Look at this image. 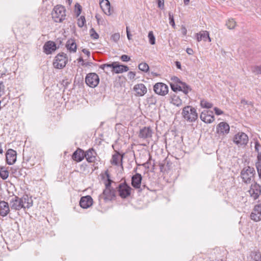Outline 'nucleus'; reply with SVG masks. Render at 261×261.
I'll return each instance as SVG.
<instances>
[{"label": "nucleus", "instance_id": "obj_25", "mask_svg": "<svg viewBox=\"0 0 261 261\" xmlns=\"http://www.w3.org/2000/svg\"><path fill=\"white\" fill-rule=\"evenodd\" d=\"M95 152L93 149H90L85 153L84 158L89 163H93L96 160Z\"/></svg>", "mask_w": 261, "mask_h": 261}, {"label": "nucleus", "instance_id": "obj_39", "mask_svg": "<svg viewBox=\"0 0 261 261\" xmlns=\"http://www.w3.org/2000/svg\"><path fill=\"white\" fill-rule=\"evenodd\" d=\"M75 13H76V16L78 17L81 13L82 7L81 6V5L79 4L76 3L75 5Z\"/></svg>", "mask_w": 261, "mask_h": 261}, {"label": "nucleus", "instance_id": "obj_20", "mask_svg": "<svg viewBox=\"0 0 261 261\" xmlns=\"http://www.w3.org/2000/svg\"><path fill=\"white\" fill-rule=\"evenodd\" d=\"M100 6L103 12L107 15H110L112 14L110 3L108 0H100Z\"/></svg>", "mask_w": 261, "mask_h": 261}, {"label": "nucleus", "instance_id": "obj_27", "mask_svg": "<svg viewBox=\"0 0 261 261\" xmlns=\"http://www.w3.org/2000/svg\"><path fill=\"white\" fill-rule=\"evenodd\" d=\"M123 155H121L118 152H116L113 155L111 163L113 165H118L120 162L121 166H122Z\"/></svg>", "mask_w": 261, "mask_h": 261}, {"label": "nucleus", "instance_id": "obj_31", "mask_svg": "<svg viewBox=\"0 0 261 261\" xmlns=\"http://www.w3.org/2000/svg\"><path fill=\"white\" fill-rule=\"evenodd\" d=\"M236 25L237 22L232 18L228 19L226 22V25L230 30L234 29Z\"/></svg>", "mask_w": 261, "mask_h": 261}, {"label": "nucleus", "instance_id": "obj_53", "mask_svg": "<svg viewBox=\"0 0 261 261\" xmlns=\"http://www.w3.org/2000/svg\"><path fill=\"white\" fill-rule=\"evenodd\" d=\"M241 103L244 104V105H251V102H249L245 99H242L241 100Z\"/></svg>", "mask_w": 261, "mask_h": 261}, {"label": "nucleus", "instance_id": "obj_60", "mask_svg": "<svg viewBox=\"0 0 261 261\" xmlns=\"http://www.w3.org/2000/svg\"><path fill=\"white\" fill-rule=\"evenodd\" d=\"M127 31H129V28L128 27H126V33H127Z\"/></svg>", "mask_w": 261, "mask_h": 261}, {"label": "nucleus", "instance_id": "obj_28", "mask_svg": "<svg viewBox=\"0 0 261 261\" xmlns=\"http://www.w3.org/2000/svg\"><path fill=\"white\" fill-rule=\"evenodd\" d=\"M67 48L71 52L75 53L76 50V45L73 40H68L66 45Z\"/></svg>", "mask_w": 261, "mask_h": 261}, {"label": "nucleus", "instance_id": "obj_7", "mask_svg": "<svg viewBox=\"0 0 261 261\" xmlns=\"http://www.w3.org/2000/svg\"><path fill=\"white\" fill-rule=\"evenodd\" d=\"M67 62V58L66 55L64 53L58 54L54 61L53 65L55 68L57 69H62L64 68Z\"/></svg>", "mask_w": 261, "mask_h": 261}, {"label": "nucleus", "instance_id": "obj_13", "mask_svg": "<svg viewBox=\"0 0 261 261\" xmlns=\"http://www.w3.org/2000/svg\"><path fill=\"white\" fill-rule=\"evenodd\" d=\"M212 111L204 110L201 112L200 118L205 123H212L215 120V117Z\"/></svg>", "mask_w": 261, "mask_h": 261}, {"label": "nucleus", "instance_id": "obj_51", "mask_svg": "<svg viewBox=\"0 0 261 261\" xmlns=\"http://www.w3.org/2000/svg\"><path fill=\"white\" fill-rule=\"evenodd\" d=\"M186 52L188 54L191 55L193 54V50L190 48H187L186 49Z\"/></svg>", "mask_w": 261, "mask_h": 261}, {"label": "nucleus", "instance_id": "obj_4", "mask_svg": "<svg viewBox=\"0 0 261 261\" xmlns=\"http://www.w3.org/2000/svg\"><path fill=\"white\" fill-rule=\"evenodd\" d=\"M108 180L105 183L106 189L103 190L102 194L105 201L112 200L116 196V191L111 188V183L112 180L110 179L109 175L108 174Z\"/></svg>", "mask_w": 261, "mask_h": 261}, {"label": "nucleus", "instance_id": "obj_34", "mask_svg": "<svg viewBox=\"0 0 261 261\" xmlns=\"http://www.w3.org/2000/svg\"><path fill=\"white\" fill-rule=\"evenodd\" d=\"M139 69L144 72H147L149 70V66L146 63H141L138 66Z\"/></svg>", "mask_w": 261, "mask_h": 261}, {"label": "nucleus", "instance_id": "obj_24", "mask_svg": "<svg viewBox=\"0 0 261 261\" xmlns=\"http://www.w3.org/2000/svg\"><path fill=\"white\" fill-rule=\"evenodd\" d=\"M196 39L197 41L200 42L201 40L206 41L207 39L208 42L211 41V39L209 36V33L207 31H201L196 34Z\"/></svg>", "mask_w": 261, "mask_h": 261}, {"label": "nucleus", "instance_id": "obj_55", "mask_svg": "<svg viewBox=\"0 0 261 261\" xmlns=\"http://www.w3.org/2000/svg\"><path fill=\"white\" fill-rule=\"evenodd\" d=\"M126 35H127V37L128 39L131 40L132 39V38H131L132 35L130 34L129 31H127V33H126Z\"/></svg>", "mask_w": 261, "mask_h": 261}, {"label": "nucleus", "instance_id": "obj_47", "mask_svg": "<svg viewBox=\"0 0 261 261\" xmlns=\"http://www.w3.org/2000/svg\"><path fill=\"white\" fill-rule=\"evenodd\" d=\"M136 74L134 72L130 71L128 73V76L130 79H134L135 77Z\"/></svg>", "mask_w": 261, "mask_h": 261}, {"label": "nucleus", "instance_id": "obj_35", "mask_svg": "<svg viewBox=\"0 0 261 261\" xmlns=\"http://www.w3.org/2000/svg\"><path fill=\"white\" fill-rule=\"evenodd\" d=\"M251 71L255 74H261V65L260 66H253L251 68Z\"/></svg>", "mask_w": 261, "mask_h": 261}, {"label": "nucleus", "instance_id": "obj_54", "mask_svg": "<svg viewBox=\"0 0 261 261\" xmlns=\"http://www.w3.org/2000/svg\"><path fill=\"white\" fill-rule=\"evenodd\" d=\"M176 66L178 69H181V64L178 61H176L175 62Z\"/></svg>", "mask_w": 261, "mask_h": 261}, {"label": "nucleus", "instance_id": "obj_46", "mask_svg": "<svg viewBox=\"0 0 261 261\" xmlns=\"http://www.w3.org/2000/svg\"><path fill=\"white\" fill-rule=\"evenodd\" d=\"M214 111H215V114L217 115H220L223 114V112L217 107H215L214 108Z\"/></svg>", "mask_w": 261, "mask_h": 261}, {"label": "nucleus", "instance_id": "obj_42", "mask_svg": "<svg viewBox=\"0 0 261 261\" xmlns=\"http://www.w3.org/2000/svg\"><path fill=\"white\" fill-rule=\"evenodd\" d=\"M111 39L115 42H117L120 39V34L119 33H115L111 36Z\"/></svg>", "mask_w": 261, "mask_h": 261}, {"label": "nucleus", "instance_id": "obj_9", "mask_svg": "<svg viewBox=\"0 0 261 261\" xmlns=\"http://www.w3.org/2000/svg\"><path fill=\"white\" fill-rule=\"evenodd\" d=\"M233 142L238 146H245L248 142V137L245 133L239 132L234 136Z\"/></svg>", "mask_w": 261, "mask_h": 261}, {"label": "nucleus", "instance_id": "obj_36", "mask_svg": "<svg viewBox=\"0 0 261 261\" xmlns=\"http://www.w3.org/2000/svg\"><path fill=\"white\" fill-rule=\"evenodd\" d=\"M148 37L149 39V43L151 45L154 44L155 43V39L152 31H150L149 32Z\"/></svg>", "mask_w": 261, "mask_h": 261}, {"label": "nucleus", "instance_id": "obj_6", "mask_svg": "<svg viewBox=\"0 0 261 261\" xmlns=\"http://www.w3.org/2000/svg\"><path fill=\"white\" fill-rule=\"evenodd\" d=\"M255 171L253 168L248 166L244 168L241 171V175L245 183H250L253 179Z\"/></svg>", "mask_w": 261, "mask_h": 261}, {"label": "nucleus", "instance_id": "obj_16", "mask_svg": "<svg viewBox=\"0 0 261 261\" xmlns=\"http://www.w3.org/2000/svg\"><path fill=\"white\" fill-rule=\"evenodd\" d=\"M6 161L8 164H13L16 161V152L12 149H9L6 154Z\"/></svg>", "mask_w": 261, "mask_h": 261}, {"label": "nucleus", "instance_id": "obj_29", "mask_svg": "<svg viewBox=\"0 0 261 261\" xmlns=\"http://www.w3.org/2000/svg\"><path fill=\"white\" fill-rule=\"evenodd\" d=\"M171 103L175 106L179 107L182 105V100L180 99L178 96L173 95L171 96Z\"/></svg>", "mask_w": 261, "mask_h": 261}, {"label": "nucleus", "instance_id": "obj_15", "mask_svg": "<svg viewBox=\"0 0 261 261\" xmlns=\"http://www.w3.org/2000/svg\"><path fill=\"white\" fill-rule=\"evenodd\" d=\"M250 218L255 222L261 220V203L254 206L253 210L250 215Z\"/></svg>", "mask_w": 261, "mask_h": 261}, {"label": "nucleus", "instance_id": "obj_8", "mask_svg": "<svg viewBox=\"0 0 261 261\" xmlns=\"http://www.w3.org/2000/svg\"><path fill=\"white\" fill-rule=\"evenodd\" d=\"M85 82L90 87L95 88L99 82V76L95 73H89L85 78Z\"/></svg>", "mask_w": 261, "mask_h": 261}, {"label": "nucleus", "instance_id": "obj_48", "mask_svg": "<svg viewBox=\"0 0 261 261\" xmlns=\"http://www.w3.org/2000/svg\"><path fill=\"white\" fill-rule=\"evenodd\" d=\"M181 33L184 35H186L187 34V29L185 27V26L184 25H182L181 26Z\"/></svg>", "mask_w": 261, "mask_h": 261}, {"label": "nucleus", "instance_id": "obj_22", "mask_svg": "<svg viewBox=\"0 0 261 261\" xmlns=\"http://www.w3.org/2000/svg\"><path fill=\"white\" fill-rule=\"evenodd\" d=\"M56 43L51 41H47L43 46L44 51L46 54H50L56 49Z\"/></svg>", "mask_w": 261, "mask_h": 261}, {"label": "nucleus", "instance_id": "obj_2", "mask_svg": "<svg viewBox=\"0 0 261 261\" xmlns=\"http://www.w3.org/2000/svg\"><path fill=\"white\" fill-rule=\"evenodd\" d=\"M52 18L56 22H61L66 18V9L61 5L55 6L51 12Z\"/></svg>", "mask_w": 261, "mask_h": 261}, {"label": "nucleus", "instance_id": "obj_38", "mask_svg": "<svg viewBox=\"0 0 261 261\" xmlns=\"http://www.w3.org/2000/svg\"><path fill=\"white\" fill-rule=\"evenodd\" d=\"M89 33L92 38L94 39H97L99 38V35L95 32L93 28L90 30Z\"/></svg>", "mask_w": 261, "mask_h": 261}, {"label": "nucleus", "instance_id": "obj_52", "mask_svg": "<svg viewBox=\"0 0 261 261\" xmlns=\"http://www.w3.org/2000/svg\"><path fill=\"white\" fill-rule=\"evenodd\" d=\"M82 51L86 54L88 57H89L90 55V52L88 49H83L82 50Z\"/></svg>", "mask_w": 261, "mask_h": 261}, {"label": "nucleus", "instance_id": "obj_56", "mask_svg": "<svg viewBox=\"0 0 261 261\" xmlns=\"http://www.w3.org/2000/svg\"><path fill=\"white\" fill-rule=\"evenodd\" d=\"M190 0H184V3L185 5H188L189 4Z\"/></svg>", "mask_w": 261, "mask_h": 261}, {"label": "nucleus", "instance_id": "obj_21", "mask_svg": "<svg viewBox=\"0 0 261 261\" xmlns=\"http://www.w3.org/2000/svg\"><path fill=\"white\" fill-rule=\"evenodd\" d=\"M142 179L141 175L139 173H136L132 177V185L136 189L141 188V184Z\"/></svg>", "mask_w": 261, "mask_h": 261}, {"label": "nucleus", "instance_id": "obj_45", "mask_svg": "<svg viewBox=\"0 0 261 261\" xmlns=\"http://www.w3.org/2000/svg\"><path fill=\"white\" fill-rule=\"evenodd\" d=\"M121 59L122 61L127 62L130 60V58L126 55H123L121 57Z\"/></svg>", "mask_w": 261, "mask_h": 261}, {"label": "nucleus", "instance_id": "obj_40", "mask_svg": "<svg viewBox=\"0 0 261 261\" xmlns=\"http://www.w3.org/2000/svg\"><path fill=\"white\" fill-rule=\"evenodd\" d=\"M169 19L170 24L171 25L173 28H174L175 22L174 20L173 15L171 14V12L169 13Z\"/></svg>", "mask_w": 261, "mask_h": 261}, {"label": "nucleus", "instance_id": "obj_59", "mask_svg": "<svg viewBox=\"0 0 261 261\" xmlns=\"http://www.w3.org/2000/svg\"><path fill=\"white\" fill-rule=\"evenodd\" d=\"M256 261H261V256L259 257V258L258 259H256Z\"/></svg>", "mask_w": 261, "mask_h": 261}, {"label": "nucleus", "instance_id": "obj_10", "mask_svg": "<svg viewBox=\"0 0 261 261\" xmlns=\"http://www.w3.org/2000/svg\"><path fill=\"white\" fill-rule=\"evenodd\" d=\"M117 189L122 198H125L130 195L132 188L125 182L120 184Z\"/></svg>", "mask_w": 261, "mask_h": 261}, {"label": "nucleus", "instance_id": "obj_5", "mask_svg": "<svg viewBox=\"0 0 261 261\" xmlns=\"http://www.w3.org/2000/svg\"><path fill=\"white\" fill-rule=\"evenodd\" d=\"M105 67H110L112 68V71L116 73H120L123 72L127 71L129 70L128 66L123 65H120L118 62H115L111 64H104L100 66L99 68L104 69Z\"/></svg>", "mask_w": 261, "mask_h": 261}, {"label": "nucleus", "instance_id": "obj_57", "mask_svg": "<svg viewBox=\"0 0 261 261\" xmlns=\"http://www.w3.org/2000/svg\"><path fill=\"white\" fill-rule=\"evenodd\" d=\"M78 61H79V62H84V60H83V58H80L78 59Z\"/></svg>", "mask_w": 261, "mask_h": 261}, {"label": "nucleus", "instance_id": "obj_14", "mask_svg": "<svg viewBox=\"0 0 261 261\" xmlns=\"http://www.w3.org/2000/svg\"><path fill=\"white\" fill-rule=\"evenodd\" d=\"M230 127L225 122H221L218 124L216 127V132L219 135H225L229 132Z\"/></svg>", "mask_w": 261, "mask_h": 261}, {"label": "nucleus", "instance_id": "obj_37", "mask_svg": "<svg viewBox=\"0 0 261 261\" xmlns=\"http://www.w3.org/2000/svg\"><path fill=\"white\" fill-rule=\"evenodd\" d=\"M86 22L85 17L84 16H81L77 20V25L79 27L82 28Z\"/></svg>", "mask_w": 261, "mask_h": 261}, {"label": "nucleus", "instance_id": "obj_26", "mask_svg": "<svg viewBox=\"0 0 261 261\" xmlns=\"http://www.w3.org/2000/svg\"><path fill=\"white\" fill-rule=\"evenodd\" d=\"M84 151L81 149L79 148L73 153L72 158L76 162H81L84 159Z\"/></svg>", "mask_w": 261, "mask_h": 261}, {"label": "nucleus", "instance_id": "obj_11", "mask_svg": "<svg viewBox=\"0 0 261 261\" xmlns=\"http://www.w3.org/2000/svg\"><path fill=\"white\" fill-rule=\"evenodd\" d=\"M153 90L155 93L164 96L168 92V87L163 83H157L153 86Z\"/></svg>", "mask_w": 261, "mask_h": 261}, {"label": "nucleus", "instance_id": "obj_19", "mask_svg": "<svg viewBox=\"0 0 261 261\" xmlns=\"http://www.w3.org/2000/svg\"><path fill=\"white\" fill-rule=\"evenodd\" d=\"M10 206L5 201H0V216H6L10 211Z\"/></svg>", "mask_w": 261, "mask_h": 261}, {"label": "nucleus", "instance_id": "obj_18", "mask_svg": "<svg viewBox=\"0 0 261 261\" xmlns=\"http://www.w3.org/2000/svg\"><path fill=\"white\" fill-rule=\"evenodd\" d=\"M93 204V199L92 197L87 195L83 196L81 198L80 201V206L83 208H88L90 207Z\"/></svg>", "mask_w": 261, "mask_h": 261}, {"label": "nucleus", "instance_id": "obj_17", "mask_svg": "<svg viewBox=\"0 0 261 261\" xmlns=\"http://www.w3.org/2000/svg\"><path fill=\"white\" fill-rule=\"evenodd\" d=\"M133 89L136 92L135 95L138 96L144 95L147 91L146 87L143 84H138L135 85Z\"/></svg>", "mask_w": 261, "mask_h": 261}, {"label": "nucleus", "instance_id": "obj_44", "mask_svg": "<svg viewBox=\"0 0 261 261\" xmlns=\"http://www.w3.org/2000/svg\"><path fill=\"white\" fill-rule=\"evenodd\" d=\"M158 7L161 9L163 10L164 9V0H158Z\"/></svg>", "mask_w": 261, "mask_h": 261}, {"label": "nucleus", "instance_id": "obj_3", "mask_svg": "<svg viewBox=\"0 0 261 261\" xmlns=\"http://www.w3.org/2000/svg\"><path fill=\"white\" fill-rule=\"evenodd\" d=\"M182 115L185 120L189 122L195 121L198 117L196 109L191 106L183 108Z\"/></svg>", "mask_w": 261, "mask_h": 261}, {"label": "nucleus", "instance_id": "obj_33", "mask_svg": "<svg viewBox=\"0 0 261 261\" xmlns=\"http://www.w3.org/2000/svg\"><path fill=\"white\" fill-rule=\"evenodd\" d=\"M180 88L181 89H180V91H182L186 94H188L189 92L191 90L190 87L184 82L181 83Z\"/></svg>", "mask_w": 261, "mask_h": 261}, {"label": "nucleus", "instance_id": "obj_43", "mask_svg": "<svg viewBox=\"0 0 261 261\" xmlns=\"http://www.w3.org/2000/svg\"><path fill=\"white\" fill-rule=\"evenodd\" d=\"M256 169L258 174V176L260 179H261V162H259L256 164Z\"/></svg>", "mask_w": 261, "mask_h": 261}, {"label": "nucleus", "instance_id": "obj_1", "mask_svg": "<svg viewBox=\"0 0 261 261\" xmlns=\"http://www.w3.org/2000/svg\"><path fill=\"white\" fill-rule=\"evenodd\" d=\"M33 204V201L32 197L28 195H24L21 198L15 196L10 200L11 210L19 211L21 208L25 210L32 206Z\"/></svg>", "mask_w": 261, "mask_h": 261}, {"label": "nucleus", "instance_id": "obj_61", "mask_svg": "<svg viewBox=\"0 0 261 261\" xmlns=\"http://www.w3.org/2000/svg\"><path fill=\"white\" fill-rule=\"evenodd\" d=\"M68 2H69V4H70L72 2V0H68Z\"/></svg>", "mask_w": 261, "mask_h": 261}, {"label": "nucleus", "instance_id": "obj_30", "mask_svg": "<svg viewBox=\"0 0 261 261\" xmlns=\"http://www.w3.org/2000/svg\"><path fill=\"white\" fill-rule=\"evenodd\" d=\"M9 172L4 167H0V176L3 179L8 177Z\"/></svg>", "mask_w": 261, "mask_h": 261}, {"label": "nucleus", "instance_id": "obj_49", "mask_svg": "<svg viewBox=\"0 0 261 261\" xmlns=\"http://www.w3.org/2000/svg\"><path fill=\"white\" fill-rule=\"evenodd\" d=\"M171 79L175 83H179V84H181V83H182V82L180 81V80L177 77L174 76Z\"/></svg>", "mask_w": 261, "mask_h": 261}, {"label": "nucleus", "instance_id": "obj_62", "mask_svg": "<svg viewBox=\"0 0 261 261\" xmlns=\"http://www.w3.org/2000/svg\"><path fill=\"white\" fill-rule=\"evenodd\" d=\"M139 191H142V189H141Z\"/></svg>", "mask_w": 261, "mask_h": 261}, {"label": "nucleus", "instance_id": "obj_58", "mask_svg": "<svg viewBox=\"0 0 261 261\" xmlns=\"http://www.w3.org/2000/svg\"><path fill=\"white\" fill-rule=\"evenodd\" d=\"M258 147H259V145H258L257 144H256V145H255V149H256V150H258Z\"/></svg>", "mask_w": 261, "mask_h": 261}, {"label": "nucleus", "instance_id": "obj_41", "mask_svg": "<svg viewBox=\"0 0 261 261\" xmlns=\"http://www.w3.org/2000/svg\"><path fill=\"white\" fill-rule=\"evenodd\" d=\"M170 86L171 89L174 92H176L177 91H180V89H181L180 85L178 86L177 85H175L174 84H170Z\"/></svg>", "mask_w": 261, "mask_h": 261}, {"label": "nucleus", "instance_id": "obj_12", "mask_svg": "<svg viewBox=\"0 0 261 261\" xmlns=\"http://www.w3.org/2000/svg\"><path fill=\"white\" fill-rule=\"evenodd\" d=\"M248 192L250 196L255 200L259 197L261 194L260 186L256 182L252 184Z\"/></svg>", "mask_w": 261, "mask_h": 261}, {"label": "nucleus", "instance_id": "obj_50", "mask_svg": "<svg viewBox=\"0 0 261 261\" xmlns=\"http://www.w3.org/2000/svg\"><path fill=\"white\" fill-rule=\"evenodd\" d=\"M4 90V85L3 83H0V96L2 95Z\"/></svg>", "mask_w": 261, "mask_h": 261}, {"label": "nucleus", "instance_id": "obj_32", "mask_svg": "<svg viewBox=\"0 0 261 261\" xmlns=\"http://www.w3.org/2000/svg\"><path fill=\"white\" fill-rule=\"evenodd\" d=\"M200 106L202 108L210 109L212 108L213 105L211 102H209L207 100L203 99L200 101Z\"/></svg>", "mask_w": 261, "mask_h": 261}, {"label": "nucleus", "instance_id": "obj_23", "mask_svg": "<svg viewBox=\"0 0 261 261\" xmlns=\"http://www.w3.org/2000/svg\"><path fill=\"white\" fill-rule=\"evenodd\" d=\"M152 131L149 127H144L141 129L139 132V137L142 139H147L152 137Z\"/></svg>", "mask_w": 261, "mask_h": 261}]
</instances>
